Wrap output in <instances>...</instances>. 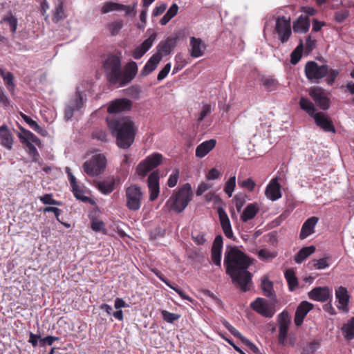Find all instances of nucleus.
I'll list each match as a JSON object with an SVG mask.
<instances>
[{
	"label": "nucleus",
	"instance_id": "a19ab883",
	"mask_svg": "<svg viewBox=\"0 0 354 354\" xmlns=\"http://www.w3.org/2000/svg\"><path fill=\"white\" fill-rule=\"evenodd\" d=\"M1 22H5L9 26L10 32L12 34L16 32L17 28V19L12 13H10L8 16H5L2 19Z\"/></svg>",
	"mask_w": 354,
	"mask_h": 354
},
{
	"label": "nucleus",
	"instance_id": "c03bdc74",
	"mask_svg": "<svg viewBox=\"0 0 354 354\" xmlns=\"http://www.w3.org/2000/svg\"><path fill=\"white\" fill-rule=\"evenodd\" d=\"M262 84L266 89L269 91L276 90L279 86L278 81L272 77H266L263 79Z\"/></svg>",
	"mask_w": 354,
	"mask_h": 354
},
{
	"label": "nucleus",
	"instance_id": "3c124183",
	"mask_svg": "<svg viewBox=\"0 0 354 354\" xmlns=\"http://www.w3.org/2000/svg\"><path fill=\"white\" fill-rule=\"evenodd\" d=\"M160 313L162 319L168 323H174L180 318V315L178 314L172 313L166 310H162Z\"/></svg>",
	"mask_w": 354,
	"mask_h": 354
},
{
	"label": "nucleus",
	"instance_id": "a18cd8bd",
	"mask_svg": "<svg viewBox=\"0 0 354 354\" xmlns=\"http://www.w3.org/2000/svg\"><path fill=\"white\" fill-rule=\"evenodd\" d=\"M21 116L23 120L30 126V127L38 133H41L43 131L42 128L32 119L27 115L21 113Z\"/></svg>",
	"mask_w": 354,
	"mask_h": 354
},
{
	"label": "nucleus",
	"instance_id": "603ef678",
	"mask_svg": "<svg viewBox=\"0 0 354 354\" xmlns=\"http://www.w3.org/2000/svg\"><path fill=\"white\" fill-rule=\"evenodd\" d=\"M120 8H122L120 3L109 1L106 2L104 4V6L102 7L101 11L102 13L106 14L111 11L119 10Z\"/></svg>",
	"mask_w": 354,
	"mask_h": 354
},
{
	"label": "nucleus",
	"instance_id": "e433bc0d",
	"mask_svg": "<svg viewBox=\"0 0 354 354\" xmlns=\"http://www.w3.org/2000/svg\"><path fill=\"white\" fill-rule=\"evenodd\" d=\"M178 6L176 3H173L165 15L162 17L160 24L162 26L166 25L173 17H174L178 11Z\"/></svg>",
	"mask_w": 354,
	"mask_h": 354
},
{
	"label": "nucleus",
	"instance_id": "338daca9",
	"mask_svg": "<svg viewBox=\"0 0 354 354\" xmlns=\"http://www.w3.org/2000/svg\"><path fill=\"white\" fill-rule=\"evenodd\" d=\"M211 259L214 264L221 266V251L211 250Z\"/></svg>",
	"mask_w": 354,
	"mask_h": 354
},
{
	"label": "nucleus",
	"instance_id": "72a5a7b5",
	"mask_svg": "<svg viewBox=\"0 0 354 354\" xmlns=\"http://www.w3.org/2000/svg\"><path fill=\"white\" fill-rule=\"evenodd\" d=\"M284 277L287 281L289 290L294 291L299 285L298 279L294 270L292 268L287 269L284 272Z\"/></svg>",
	"mask_w": 354,
	"mask_h": 354
},
{
	"label": "nucleus",
	"instance_id": "ddd939ff",
	"mask_svg": "<svg viewBox=\"0 0 354 354\" xmlns=\"http://www.w3.org/2000/svg\"><path fill=\"white\" fill-rule=\"evenodd\" d=\"M179 40L178 35H171L165 40L161 41L156 47V55H159L162 59V57L169 55L175 48Z\"/></svg>",
	"mask_w": 354,
	"mask_h": 354
},
{
	"label": "nucleus",
	"instance_id": "69168bd1",
	"mask_svg": "<svg viewBox=\"0 0 354 354\" xmlns=\"http://www.w3.org/2000/svg\"><path fill=\"white\" fill-rule=\"evenodd\" d=\"M234 201L235 203V206L237 209V212H240L242 207L245 203V196L242 195H236L234 197Z\"/></svg>",
	"mask_w": 354,
	"mask_h": 354
},
{
	"label": "nucleus",
	"instance_id": "9d476101",
	"mask_svg": "<svg viewBox=\"0 0 354 354\" xmlns=\"http://www.w3.org/2000/svg\"><path fill=\"white\" fill-rule=\"evenodd\" d=\"M309 95L315 104L323 111H327L330 106V100L328 93L320 86H314L310 88Z\"/></svg>",
	"mask_w": 354,
	"mask_h": 354
},
{
	"label": "nucleus",
	"instance_id": "c756f323",
	"mask_svg": "<svg viewBox=\"0 0 354 354\" xmlns=\"http://www.w3.org/2000/svg\"><path fill=\"white\" fill-rule=\"evenodd\" d=\"M310 28V20L308 17L301 15L293 23V30L295 32L305 33Z\"/></svg>",
	"mask_w": 354,
	"mask_h": 354
},
{
	"label": "nucleus",
	"instance_id": "4468645a",
	"mask_svg": "<svg viewBox=\"0 0 354 354\" xmlns=\"http://www.w3.org/2000/svg\"><path fill=\"white\" fill-rule=\"evenodd\" d=\"M138 66L135 62H130L126 64L124 71L121 70V77L118 83L120 86H124L129 84L136 76Z\"/></svg>",
	"mask_w": 354,
	"mask_h": 354
},
{
	"label": "nucleus",
	"instance_id": "680f3d73",
	"mask_svg": "<svg viewBox=\"0 0 354 354\" xmlns=\"http://www.w3.org/2000/svg\"><path fill=\"white\" fill-rule=\"evenodd\" d=\"M192 238L194 243L198 245H204L206 242V239L205 238V234L203 233H192Z\"/></svg>",
	"mask_w": 354,
	"mask_h": 354
},
{
	"label": "nucleus",
	"instance_id": "052dcab7",
	"mask_svg": "<svg viewBox=\"0 0 354 354\" xmlns=\"http://www.w3.org/2000/svg\"><path fill=\"white\" fill-rule=\"evenodd\" d=\"M319 344L316 342H309L306 347L303 348L302 354H313Z\"/></svg>",
	"mask_w": 354,
	"mask_h": 354
},
{
	"label": "nucleus",
	"instance_id": "79ce46f5",
	"mask_svg": "<svg viewBox=\"0 0 354 354\" xmlns=\"http://www.w3.org/2000/svg\"><path fill=\"white\" fill-rule=\"evenodd\" d=\"M261 288L263 291L265 296L270 298L274 296L273 290V283L270 280H263L261 283Z\"/></svg>",
	"mask_w": 354,
	"mask_h": 354
},
{
	"label": "nucleus",
	"instance_id": "a211bd4d",
	"mask_svg": "<svg viewBox=\"0 0 354 354\" xmlns=\"http://www.w3.org/2000/svg\"><path fill=\"white\" fill-rule=\"evenodd\" d=\"M156 37L157 34L153 32L147 39L144 40L141 44L132 51V57L135 59H140L151 48Z\"/></svg>",
	"mask_w": 354,
	"mask_h": 354
},
{
	"label": "nucleus",
	"instance_id": "c9c22d12",
	"mask_svg": "<svg viewBox=\"0 0 354 354\" xmlns=\"http://www.w3.org/2000/svg\"><path fill=\"white\" fill-rule=\"evenodd\" d=\"M301 109L306 111L309 116L313 118L316 113V108L314 104L308 98L301 97L299 102Z\"/></svg>",
	"mask_w": 354,
	"mask_h": 354
},
{
	"label": "nucleus",
	"instance_id": "39448f33",
	"mask_svg": "<svg viewBox=\"0 0 354 354\" xmlns=\"http://www.w3.org/2000/svg\"><path fill=\"white\" fill-rule=\"evenodd\" d=\"M106 167V158L104 154L93 155L83 164L84 171L89 176L95 177L102 174Z\"/></svg>",
	"mask_w": 354,
	"mask_h": 354
},
{
	"label": "nucleus",
	"instance_id": "bb28decb",
	"mask_svg": "<svg viewBox=\"0 0 354 354\" xmlns=\"http://www.w3.org/2000/svg\"><path fill=\"white\" fill-rule=\"evenodd\" d=\"M216 140L210 139L200 144L196 149V156L200 158L205 157L216 146Z\"/></svg>",
	"mask_w": 354,
	"mask_h": 354
},
{
	"label": "nucleus",
	"instance_id": "473e14b6",
	"mask_svg": "<svg viewBox=\"0 0 354 354\" xmlns=\"http://www.w3.org/2000/svg\"><path fill=\"white\" fill-rule=\"evenodd\" d=\"M315 247L310 245L302 248L294 257V260L297 263H302L306 259L315 252Z\"/></svg>",
	"mask_w": 354,
	"mask_h": 354
},
{
	"label": "nucleus",
	"instance_id": "58836bf2",
	"mask_svg": "<svg viewBox=\"0 0 354 354\" xmlns=\"http://www.w3.org/2000/svg\"><path fill=\"white\" fill-rule=\"evenodd\" d=\"M0 75L3 77L7 88L11 93L13 92L15 89V84L13 83V75L10 72H5L3 69L0 68Z\"/></svg>",
	"mask_w": 354,
	"mask_h": 354
},
{
	"label": "nucleus",
	"instance_id": "8fccbe9b",
	"mask_svg": "<svg viewBox=\"0 0 354 354\" xmlns=\"http://www.w3.org/2000/svg\"><path fill=\"white\" fill-rule=\"evenodd\" d=\"M40 201L44 205H61L62 203L55 200L52 194H45L39 197Z\"/></svg>",
	"mask_w": 354,
	"mask_h": 354
},
{
	"label": "nucleus",
	"instance_id": "37998d69",
	"mask_svg": "<svg viewBox=\"0 0 354 354\" xmlns=\"http://www.w3.org/2000/svg\"><path fill=\"white\" fill-rule=\"evenodd\" d=\"M236 187V176L234 175L230 177L225 183L224 186V192L230 198L232 196L233 192Z\"/></svg>",
	"mask_w": 354,
	"mask_h": 354
},
{
	"label": "nucleus",
	"instance_id": "864d4df0",
	"mask_svg": "<svg viewBox=\"0 0 354 354\" xmlns=\"http://www.w3.org/2000/svg\"><path fill=\"white\" fill-rule=\"evenodd\" d=\"M288 329L289 326H279V335L277 337L279 344L285 345Z\"/></svg>",
	"mask_w": 354,
	"mask_h": 354
},
{
	"label": "nucleus",
	"instance_id": "423d86ee",
	"mask_svg": "<svg viewBox=\"0 0 354 354\" xmlns=\"http://www.w3.org/2000/svg\"><path fill=\"white\" fill-rule=\"evenodd\" d=\"M162 155L159 153H153L147 156L137 165L136 174L141 178L145 177L148 173L162 162Z\"/></svg>",
	"mask_w": 354,
	"mask_h": 354
},
{
	"label": "nucleus",
	"instance_id": "1a4fd4ad",
	"mask_svg": "<svg viewBox=\"0 0 354 354\" xmlns=\"http://www.w3.org/2000/svg\"><path fill=\"white\" fill-rule=\"evenodd\" d=\"M21 129L27 136V137H25L21 134L19 135L21 143L25 145L27 150V153L30 156L32 157V162H37L39 158V154L36 147L30 141L39 145L41 142L39 138H38L35 134H33L30 131L25 130L23 128Z\"/></svg>",
	"mask_w": 354,
	"mask_h": 354
},
{
	"label": "nucleus",
	"instance_id": "f03ea898",
	"mask_svg": "<svg viewBox=\"0 0 354 354\" xmlns=\"http://www.w3.org/2000/svg\"><path fill=\"white\" fill-rule=\"evenodd\" d=\"M108 126L120 149H129L134 142L136 127L130 117L107 119Z\"/></svg>",
	"mask_w": 354,
	"mask_h": 354
},
{
	"label": "nucleus",
	"instance_id": "f3484780",
	"mask_svg": "<svg viewBox=\"0 0 354 354\" xmlns=\"http://www.w3.org/2000/svg\"><path fill=\"white\" fill-rule=\"evenodd\" d=\"M317 127L325 132H331L335 133V127L330 118L323 112H317L313 118Z\"/></svg>",
	"mask_w": 354,
	"mask_h": 354
},
{
	"label": "nucleus",
	"instance_id": "aec40b11",
	"mask_svg": "<svg viewBox=\"0 0 354 354\" xmlns=\"http://www.w3.org/2000/svg\"><path fill=\"white\" fill-rule=\"evenodd\" d=\"M331 295V290L327 286L315 287L308 293L309 299L320 302L328 301Z\"/></svg>",
	"mask_w": 354,
	"mask_h": 354
},
{
	"label": "nucleus",
	"instance_id": "09e8293b",
	"mask_svg": "<svg viewBox=\"0 0 354 354\" xmlns=\"http://www.w3.org/2000/svg\"><path fill=\"white\" fill-rule=\"evenodd\" d=\"M327 71L328 72L326 76V82L328 85L331 86L335 82L336 78L339 75V72L338 70L330 68L328 66Z\"/></svg>",
	"mask_w": 354,
	"mask_h": 354
},
{
	"label": "nucleus",
	"instance_id": "6e6552de",
	"mask_svg": "<svg viewBox=\"0 0 354 354\" xmlns=\"http://www.w3.org/2000/svg\"><path fill=\"white\" fill-rule=\"evenodd\" d=\"M328 65L319 66L315 61H308L304 68L306 78L312 82H319V80L325 77L327 75Z\"/></svg>",
	"mask_w": 354,
	"mask_h": 354
},
{
	"label": "nucleus",
	"instance_id": "49530a36",
	"mask_svg": "<svg viewBox=\"0 0 354 354\" xmlns=\"http://www.w3.org/2000/svg\"><path fill=\"white\" fill-rule=\"evenodd\" d=\"M291 317L288 311L283 310L278 315L279 326H289Z\"/></svg>",
	"mask_w": 354,
	"mask_h": 354
},
{
	"label": "nucleus",
	"instance_id": "5701e85b",
	"mask_svg": "<svg viewBox=\"0 0 354 354\" xmlns=\"http://www.w3.org/2000/svg\"><path fill=\"white\" fill-rule=\"evenodd\" d=\"M14 138L12 132L6 124L0 127V144L2 147L10 150L12 148Z\"/></svg>",
	"mask_w": 354,
	"mask_h": 354
},
{
	"label": "nucleus",
	"instance_id": "7ed1b4c3",
	"mask_svg": "<svg viewBox=\"0 0 354 354\" xmlns=\"http://www.w3.org/2000/svg\"><path fill=\"white\" fill-rule=\"evenodd\" d=\"M193 192L189 183L184 184L179 189L173 194L166 203V205L171 209L180 213L182 212L192 200Z\"/></svg>",
	"mask_w": 354,
	"mask_h": 354
},
{
	"label": "nucleus",
	"instance_id": "de8ad7c7",
	"mask_svg": "<svg viewBox=\"0 0 354 354\" xmlns=\"http://www.w3.org/2000/svg\"><path fill=\"white\" fill-rule=\"evenodd\" d=\"M71 187L74 196L77 199H79L83 202H88L89 201V198L84 195L83 189L78 185L77 183L71 186Z\"/></svg>",
	"mask_w": 354,
	"mask_h": 354
},
{
	"label": "nucleus",
	"instance_id": "f257e3e1",
	"mask_svg": "<svg viewBox=\"0 0 354 354\" xmlns=\"http://www.w3.org/2000/svg\"><path fill=\"white\" fill-rule=\"evenodd\" d=\"M251 263L250 259L236 247H231L225 252L226 273L243 292L249 291L252 284V274L248 270Z\"/></svg>",
	"mask_w": 354,
	"mask_h": 354
},
{
	"label": "nucleus",
	"instance_id": "5fc2aeb1",
	"mask_svg": "<svg viewBox=\"0 0 354 354\" xmlns=\"http://www.w3.org/2000/svg\"><path fill=\"white\" fill-rule=\"evenodd\" d=\"M277 252H270L267 249H261L258 252V256L262 260H272L277 257Z\"/></svg>",
	"mask_w": 354,
	"mask_h": 354
},
{
	"label": "nucleus",
	"instance_id": "f8f14e48",
	"mask_svg": "<svg viewBox=\"0 0 354 354\" xmlns=\"http://www.w3.org/2000/svg\"><path fill=\"white\" fill-rule=\"evenodd\" d=\"M251 308L261 316L267 318L273 317L275 310L266 299L257 297L250 304Z\"/></svg>",
	"mask_w": 354,
	"mask_h": 354
},
{
	"label": "nucleus",
	"instance_id": "2f4dec72",
	"mask_svg": "<svg viewBox=\"0 0 354 354\" xmlns=\"http://www.w3.org/2000/svg\"><path fill=\"white\" fill-rule=\"evenodd\" d=\"M259 211L257 203H250L245 208L241 215V219L243 222H247L253 219Z\"/></svg>",
	"mask_w": 354,
	"mask_h": 354
},
{
	"label": "nucleus",
	"instance_id": "13d9d810",
	"mask_svg": "<svg viewBox=\"0 0 354 354\" xmlns=\"http://www.w3.org/2000/svg\"><path fill=\"white\" fill-rule=\"evenodd\" d=\"M91 229L95 232H103L105 233V224L102 221L93 220L91 222Z\"/></svg>",
	"mask_w": 354,
	"mask_h": 354
},
{
	"label": "nucleus",
	"instance_id": "774afa93",
	"mask_svg": "<svg viewBox=\"0 0 354 354\" xmlns=\"http://www.w3.org/2000/svg\"><path fill=\"white\" fill-rule=\"evenodd\" d=\"M223 237L221 235H217L213 242L212 250L222 251L223 248Z\"/></svg>",
	"mask_w": 354,
	"mask_h": 354
},
{
	"label": "nucleus",
	"instance_id": "4d7b16f0",
	"mask_svg": "<svg viewBox=\"0 0 354 354\" xmlns=\"http://www.w3.org/2000/svg\"><path fill=\"white\" fill-rule=\"evenodd\" d=\"M92 136L94 139H97V140L102 142L107 141V133L105 130L103 129H96L93 131Z\"/></svg>",
	"mask_w": 354,
	"mask_h": 354
},
{
	"label": "nucleus",
	"instance_id": "412c9836",
	"mask_svg": "<svg viewBox=\"0 0 354 354\" xmlns=\"http://www.w3.org/2000/svg\"><path fill=\"white\" fill-rule=\"evenodd\" d=\"M217 213L224 234L227 238L234 239L230 221L225 210L222 207H218L217 208Z\"/></svg>",
	"mask_w": 354,
	"mask_h": 354
},
{
	"label": "nucleus",
	"instance_id": "4be33fe9",
	"mask_svg": "<svg viewBox=\"0 0 354 354\" xmlns=\"http://www.w3.org/2000/svg\"><path fill=\"white\" fill-rule=\"evenodd\" d=\"M191 57L197 58L203 56L206 50V44L200 38L191 37L189 39Z\"/></svg>",
	"mask_w": 354,
	"mask_h": 354
},
{
	"label": "nucleus",
	"instance_id": "ea45409f",
	"mask_svg": "<svg viewBox=\"0 0 354 354\" xmlns=\"http://www.w3.org/2000/svg\"><path fill=\"white\" fill-rule=\"evenodd\" d=\"M304 49V44L302 40H300L299 44L290 54V63L292 65H296L302 57V52Z\"/></svg>",
	"mask_w": 354,
	"mask_h": 354
},
{
	"label": "nucleus",
	"instance_id": "6e6d98bb",
	"mask_svg": "<svg viewBox=\"0 0 354 354\" xmlns=\"http://www.w3.org/2000/svg\"><path fill=\"white\" fill-rule=\"evenodd\" d=\"M239 185L242 188L246 189L250 192H253L256 187L255 182L251 178H248L243 181H239Z\"/></svg>",
	"mask_w": 354,
	"mask_h": 354
},
{
	"label": "nucleus",
	"instance_id": "cd10ccee",
	"mask_svg": "<svg viewBox=\"0 0 354 354\" xmlns=\"http://www.w3.org/2000/svg\"><path fill=\"white\" fill-rule=\"evenodd\" d=\"M162 59L159 55L154 53L147 62L143 68L140 71V75L147 76L151 73L160 62Z\"/></svg>",
	"mask_w": 354,
	"mask_h": 354
},
{
	"label": "nucleus",
	"instance_id": "a878e982",
	"mask_svg": "<svg viewBox=\"0 0 354 354\" xmlns=\"http://www.w3.org/2000/svg\"><path fill=\"white\" fill-rule=\"evenodd\" d=\"M318 222V218L316 216H312L308 218L303 224L299 237L301 239H304L309 235L314 233V228Z\"/></svg>",
	"mask_w": 354,
	"mask_h": 354
},
{
	"label": "nucleus",
	"instance_id": "c85d7f7f",
	"mask_svg": "<svg viewBox=\"0 0 354 354\" xmlns=\"http://www.w3.org/2000/svg\"><path fill=\"white\" fill-rule=\"evenodd\" d=\"M335 296L336 298L340 304V308L344 310H348V306L349 303L350 296L347 291V289L345 287L340 286L337 289L335 290Z\"/></svg>",
	"mask_w": 354,
	"mask_h": 354
},
{
	"label": "nucleus",
	"instance_id": "bf43d9fd",
	"mask_svg": "<svg viewBox=\"0 0 354 354\" xmlns=\"http://www.w3.org/2000/svg\"><path fill=\"white\" fill-rule=\"evenodd\" d=\"M349 16V11L348 10H343L341 11H337L335 13V20L337 23H342L345 19H346Z\"/></svg>",
	"mask_w": 354,
	"mask_h": 354
},
{
	"label": "nucleus",
	"instance_id": "dca6fc26",
	"mask_svg": "<svg viewBox=\"0 0 354 354\" xmlns=\"http://www.w3.org/2000/svg\"><path fill=\"white\" fill-rule=\"evenodd\" d=\"M160 175L158 170L152 171L147 179V186L149 193V201H154L160 193Z\"/></svg>",
	"mask_w": 354,
	"mask_h": 354
},
{
	"label": "nucleus",
	"instance_id": "7c9ffc66",
	"mask_svg": "<svg viewBox=\"0 0 354 354\" xmlns=\"http://www.w3.org/2000/svg\"><path fill=\"white\" fill-rule=\"evenodd\" d=\"M64 0H56L55 9L53 11L52 20L55 23H58L66 17V12L64 8Z\"/></svg>",
	"mask_w": 354,
	"mask_h": 354
},
{
	"label": "nucleus",
	"instance_id": "f704fd0d",
	"mask_svg": "<svg viewBox=\"0 0 354 354\" xmlns=\"http://www.w3.org/2000/svg\"><path fill=\"white\" fill-rule=\"evenodd\" d=\"M345 339L351 341L354 339V317H351L341 328Z\"/></svg>",
	"mask_w": 354,
	"mask_h": 354
},
{
	"label": "nucleus",
	"instance_id": "9b49d317",
	"mask_svg": "<svg viewBox=\"0 0 354 354\" xmlns=\"http://www.w3.org/2000/svg\"><path fill=\"white\" fill-rule=\"evenodd\" d=\"M275 29L281 42H287L292 34L290 19L285 16L279 17L276 20Z\"/></svg>",
	"mask_w": 354,
	"mask_h": 354
},
{
	"label": "nucleus",
	"instance_id": "0e129e2a",
	"mask_svg": "<svg viewBox=\"0 0 354 354\" xmlns=\"http://www.w3.org/2000/svg\"><path fill=\"white\" fill-rule=\"evenodd\" d=\"M123 24L122 21H117L111 23L109 25L111 34L112 35H116L119 30L122 28Z\"/></svg>",
	"mask_w": 354,
	"mask_h": 354
},
{
	"label": "nucleus",
	"instance_id": "b1692460",
	"mask_svg": "<svg viewBox=\"0 0 354 354\" xmlns=\"http://www.w3.org/2000/svg\"><path fill=\"white\" fill-rule=\"evenodd\" d=\"M120 183V179L115 178L113 176L97 183V189L103 194H109L111 193L116 187V185Z\"/></svg>",
	"mask_w": 354,
	"mask_h": 354
},
{
	"label": "nucleus",
	"instance_id": "20e7f679",
	"mask_svg": "<svg viewBox=\"0 0 354 354\" xmlns=\"http://www.w3.org/2000/svg\"><path fill=\"white\" fill-rule=\"evenodd\" d=\"M121 53L110 54L103 63V68L107 80L111 84H116L121 77Z\"/></svg>",
	"mask_w": 354,
	"mask_h": 354
},
{
	"label": "nucleus",
	"instance_id": "6ab92c4d",
	"mask_svg": "<svg viewBox=\"0 0 354 354\" xmlns=\"http://www.w3.org/2000/svg\"><path fill=\"white\" fill-rule=\"evenodd\" d=\"M313 307L314 305L307 301H303L299 304L294 317V322L297 326H300L303 324L304 318Z\"/></svg>",
	"mask_w": 354,
	"mask_h": 354
},
{
	"label": "nucleus",
	"instance_id": "2eb2a0df",
	"mask_svg": "<svg viewBox=\"0 0 354 354\" xmlns=\"http://www.w3.org/2000/svg\"><path fill=\"white\" fill-rule=\"evenodd\" d=\"M132 102L127 98L115 99L109 102L107 112L113 114L130 111L132 108Z\"/></svg>",
	"mask_w": 354,
	"mask_h": 354
},
{
	"label": "nucleus",
	"instance_id": "e2e57ef3",
	"mask_svg": "<svg viewBox=\"0 0 354 354\" xmlns=\"http://www.w3.org/2000/svg\"><path fill=\"white\" fill-rule=\"evenodd\" d=\"M179 176L178 169H175L174 172L170 175L167 180V185L169 187H174L176 185Z\"/></svg>",
	"mask_w": 354,
	"mask_h": 354
},
{
	"label": "nucleus",
	"instance_id": "393cba45",
	"mask_svg": "<svg viewBox=\"0 0 354 354\" xmlns=\"http://www.w3.org/2000/svg\"><path fill=\"white\" fill-rule=\"evenodd\" d=\"M265 194L268 198L274 201L281 197V185L274 179L266 187Z\"/></svg>",
	"mask_w": 354,
	"mask_h": 354
},
{
	"label": "nucleus",
	"instance_id": "0eeeda50",
	"mask_svg": "<svg viewBox=\"0 0 354 354\" xmlns=\"http://www.w3.org/2000/svg\"><path fill=\"white\" fill-rule=\"evenodd\" d=\"M126 205L131 211H138L140 209L143 193L141 187L137 185H131L126 188L125 190Z\"/></svg>",
	"mask_w": 354,
	"mask_h": 354
},
{
	"label": "nucleus",
	"instance_id": "4c0bfd02",
	"mask_svg": "<svg viewBox=\"0 0 354 354\" xmlns=\"http://www.w3.org/2000/svg\"><path fill=\"white\" fill-rule=\"evenodd\" d=\"M330 257H326L319 259H313L309 264L315 269L322 270L330 266Z\"/></svg>",
	"mask_w": 354,
	"mask_h": 354
}]
</instances>
